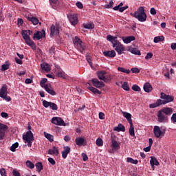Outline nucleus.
<instances>
[{
  "instance_id": "f257e3e1",
  "label": "nucleus",
  "mask_w": 176,
  "mask_h": 176,
  "mask_svg": "<svg viewBox=\"0 0 176 176\" xmlns=\"http://www.w3.org/2000/svg\"><path fill=\"white\" fill-rule=\"evenodd\" d=\"M173 113L171 107H163L157 113V122L160 123H168V117Z\"/></svg>"
},
{
  "instance_id": "f03ea898",
  "label": "nucleus",
  "mask_w": 176,
  "mask_h": 176,
  "mask_svg": "<svg viewBox=\"0 0 176 176\" xmlns=\"http://www.w3.org/2000/svg\"><path fill=\"white\" fill-rule=\"evenodd\" d=\"M73 43L74 47L77 49L80 53L84 54L86 51V44L85 42L82 41L78 36H75L73 39Z\"/></svg>"
},
{
  "instance_id": "7ed1b4c3",
  "label": "nucleus",
  "mask_w": 176,
  "mask_h": 176,
  "mask_svg": "<svg viewBox=\"0 0 176 176\" xmlns=\"http://www.w3.org/2000/svg\"><path fill=\"white\" fill-rule=\"evenodd\" d=\"M131 15L140 22H145L146 21L147 16L145 14V9L144 7H140L137 11L133 14H131Z\"/></svg>"
},
{
  "instance_id": "20e7f679",
  "label": "nucleus",
  "mask_w": 176,
  "mask_h": 176,
  "mask_svg": "<svg viewBox=\"0 0 176 176\" xmlns=\"http://www.w3.org/2000/svg\"><path fill=\"white\" fill-rule=\"evenodd\" d=\"M23 139L28 143L29 148H31L32 146V141L34 140L32 131H28L25 135H23Z\"/></svg>"
},
{
  "instance_id": "39448f33",
  "label": "nucleus",
  "mask_w": 176,
  "mask_h": 176,
  "mask_svg": "<svg viewBox=\"0 0 176 176\" xmlns=\"http://www.w3.org/2000/svg\"><path fill=\"white\" fill-rule=\"evenodd\" d=\"M113 47L116 51L118 55L122 54L123 52L125 51V47L123 45L121 44V43L118 40H116V41H113Z\"/></svg>"
},
{
  "instance_id": "423d86ee",
  "label": "nucleus",
  "mask_w": 176,
  "mask_h": 176,
  "mask_svg": "<svg viewBox=\"0 0 176 176\" xmlns=\"http://www.w3.org/2000/svg\"><path fill=\"white\" fill-rule=\"evenodd\" d=\"M161 99V104H168V103H170V102H172L174 100V98L169 96V95H166L165 94V93L164 92H161V97H160Z\"/></svg>"
},
{
  "instance_id": "0eeeda50",
  "label": "nucleus",
  "mask_w": 176,
  "mask_h": 176,
  "mask_svg": "<svg viewBox=\"0 0 176 176\" xmlns=\"http://www.w3.org/2000/svg\"><path fill=\"white\" fill-rule=\"evenodd\" d=\"M111 147L112 148V151H109L110 153H113L114 151H118L120 148V142H118L117 140H116L113 136L111 137Z\"/></svg>"
},
{
  "instance_id": "6e6552de",
  "label": "nucleus",
  "mask_w": 176,
  "mask_h": 176,
  "mask_svg": "<svg viewBox=\"0 0 176 176\" xmlns=\"http://www.w3.org/2000/svg\"><path fill=\"white\" fill-rule=\"evenodd\" d=\"M153 133L156 138H162L164 137L165 131H162L160 126L156 125V126H154Z\"/></svg>"
},
{
  "instance_id": "1a4fd4ad",
  "label": "nucleus",
  "mask_w": 176,
  "mask_h": 176,
  "mask_svg": "<svg viewBox=\"0 0 176 176\" xmlns=\"http://www.w3.org/2000/svg\"><path fill=\"white\" fill-rule=\"evenodd\" d=\"M106 74L107 72H105V70H100L97 72L98 78L100 80H103L104 82H109L111 81V78L109 77H106Z\"/></svg>"
},
{
  "instance_id": "9d476101",
  "label": "nucleus",
  "mask_w": 176,
  "mask_h": 176,
  "mask_svg": "<svg viewBox=\"0 0 176 176\" xmlns=\"http://www.w3.org/2000/svg\"><path fill=\"white\" fill-rule=\"evenodd\" d=\"M51 122L56 124L57 126H66V124L62 118L54 117L51 120Z\"/></svg>"
},
{
  "instance_id": "9b49d317",
  "label": "nucleus",
  "mask_w": 176,
  "mask_h": 176,
  "mask_svg": "<svg viewBox=\"0 0 176 176\" xmlns=\"http://www.w3.org/2000/svg\"><path fill=\"white\" fill-rule=\"evenodd\" d=\"M46 33L44 30H42L41 31H36L34 34L33 39L34 40H40L42 39L43 37H45Z\"/></svg>"
},
{
  "instance_id": "f8f14e48",
  "label": "nucleus",
  "mask_w": 176,
  "mask_h": 176,
  "mask_svg": "<svg viewBox=\"0 0 176 176\" xmlns=\"http://www.w3.org/2000/svg\"><path fill=\"white\" fill-rule=\"evenodd\" d=\"M8 129V125L0 123V140H2L5 138L6 131Z\"/></svg>"
},
{
  "instance_id": "ddd939ff",
  "label": "nucleus",
  "mask_w": 176,
  "mask_h": 176,
  "mask_svg": "<svg viewBox=\"0 0 176 176\" xmlns=\"http://www.w3.org/2000/svg\"><path fill=\"white\" fill-rule=\"evenodd\" d=\"M60 33V25H52L50 28V35L54 36V35H58Z\"/></svg>"
},
{
  "instance_id": "4468645a",
  "label": "nucleus",
  "mask_w": 176,
  "mask_h": 176,
  "mask_svg": "<svg viewBox=\"0 0 176 176\" xmlns=\"http://www.w3.org/2000/svg\"><path fill=\"white\" fill-rule=\"evenodd\" d=\"M91 82L93 83V86L96 87V88H102L104 87L105 85L102 81H100L97 78H94L91 80Z\"/></svg>"
},
{
  "instance_id": "2eb2a0df",
  "label": "nucleus",
  "mask_w": 176,
  "mask_h": 176,
  "mask_svg": "<svg viewBox=\"0 0 176 176\" xmlns=\"http://www.w3.org/2000/svg\"><path fill=\"white\" fill-rule=\"evenodd\" d=\"M76 144L78 146H82V145L85 146L87 144V142L85 139L82 137H78L75 140Z\"/></svg>"
},
{
  "instance_id": "dca6fc26",
  "label": "nucleus",
  "mask_w": 176,
  "mask_h": 176,
  "mask_svg": "<svg viewBox=\"0 0 176 176\" xmlns=\"http://www.w3.org/2000/svg\"><path fill=\"white\" fill-rule=\"evenodd\" d=\"M6 95H8V85L5 84L0 89V98H3Z\"/></svg>"
},
{
  "instance_id": "f3484780",
  "label": "nucleus",
  "mask_w": 176,
  "mask_h": 176,
  "mask_svg": "<svg viewBox=\"0 0 176 176\" xmlns=\"http://www.w3.org/2000/svg\"><path fill=\"white\" fill-rule=\"evenodd\" d=\"M69 21L72 24V25H76L78 23L77 14H70L69 16Z\"/></svg>"
},
{
  "instance_id": "a211bd4d",
  "label": "nucleus",
  "mask_w": 176,
  "mask_h": 176,
  "mask_svg": "<svg viewBox=\"0 0 176 176\" xmlns=\"http://www.w3.org/2000/svg\"><path fill=\"white\" fill-rule=\"evenodd\" d=\"M135 40V36H123L122 37V41L126 44H129Z\"/></svg>"
},
{
  "instance_id": "6ab92c4d",
  "label": "nucleus",
  "mask_w": 176,
  "mask_h": 176,
  "mask_svg": "<svg viewBox=\"0 0 176 176\" xmlns=\"http://www.w3.org/2000/svg\"><path fill=\"white\" fill-rule=\"evenodd\" d=\"M71 148L68 146L63 147V151L62 152V157L63 159H67V156L70 153Z\"/></svg>"
},
{
  "instance_id": "aec40b11",
  "label": "nucleus",
  "mask_w": 176,
  "mask_h": 176,
  "mask_svg": "<svg viewBox=\"0 0 176 176\" xmlns=\"http://www.w3.org/2000/svg\"><path fill=\"white\" fill-rule=\"evenodd\" d=\"M103 55L106 57H109L110 58H113L116 56V53L115 52L114 50L104 51V52H103Z\"/></svg>"
},
{
  "instance_id": "412c9836",
  "label": "nucleus",
  "mask_w": 176,
  "mask_h": 176,
  "mask_svg": "<svg viewBox=\"0 0 176 176\" xmlns=\"http://www.w3.org/2000/svg\"><path fill=\"white\" fill-rule=\"evenodd\" d=\"M44 89L46 91L47 93L50 94L52 96L56 95V92L52 89L51 86H49L48 85H46L44 87Z\"/></svg>"
},
{
  "instance_id": "4be33fe9",
  "label": "nucleus",
  "mask_w": 176,
  "mask_h": 176,
  "mask_svg": "<svg viewBox=\"0 0 176 176\" xmlns=\"http://www.w3.org/2000/svg\"><path fill=\"white\" fill-rule=\"evenodd\" d=\"M144 90L146 93H150L153 90V87L148 82H146L143 87Z\"/></svg>"
},
{
  "instance_id": "5701e85b",
  "label": "nucleus",
  "mask_w": 176,
  "mask_h": 176,
  "mask_svg": "<svg viewBox=\"0 0 176 176\" xmlns=\"http://www.w3.org/2000/svg\"><path fill=\"white\" fill-rule=\"evenodd\" d=\"M114 131H117V132H125V126L122 124H118L117 126H115L113 129Z\"/></svg>"
},
{
  "instance_id": "b1692460",
  "label": "nucleus",
  "mask_w": 176,
  "mask_h": 176,
  "mask_svg": "<svg viewBox=\"0 0 176 176\" xmlns=\"http://www.w3.org/2000/svg\"><path fill=\"white\" fill-rule=\"evenodd\" d=\"M41 68L43 71H45V72H49L51 70L49 64L46 63L41 64Z\"/></svg>"
},
{
  "instance_id": "393cba45",
  "label": "nucleus",
  "mask_w": 176,
  "mask_h": 176,
  "mask_svg": "<svg viewBox=\"0 0 176 176\" xmlns=\"http://www.w3.org/2000/svg\"><path fill=\"white\" fill-rule=\"evenodd\" d=\"M150 164L151 165V167L153 168L155 167V166H159V161L155 157H151Z\"/></svg>"
},
{
  "instance_id": "a878e982",
  "label": "nucleus",
  "mask_w": 176,
  "mask_h": 176,
  "mask_svg": "<svg viewBox=\"0 0 176 176\" xmlns=\"http://www.w3.org/2000/svg\"><path fill=\"white\" fill-rule=\"evenodd\" d=\"M129 132L131 137H135V126L133 122L130 123V129H129Z\"/></svg>"
},
{
  "instance_id": "bb28decb",
  "label": "nucleus",
  "mask_w": 176,
  "mask_h": 176,
  "mask_svg": "<svg viewBox=\"0 0 176 176\" xmlns=\"http://www.w3.org/2000/svg\"><path fill=\"white\" fill-rule=\"evenodd\" d=\"M47 153L50 155H58L59 151H58L57 147L54 146L52 148L50 149L47 151Z\"/></svg>"
},
{
  "instance_id": "cd10ccee",
  "label": "nucleus",
  "mask_w": 176,
  "mask_h": 176,
  "mask_svg": "<svg viewBox=\"0 0 176 176\" xmlns=\"http://www.w3.org/2000/svg\"><path fill=\"white\" fill-rule=\"evenodd\" d=\"M129 51L131 52V53H132L133 54H135V55H141V52L140 50H137V48L135 47H129Z\"/></svg>"
},
{
  "instance_id": "c85d7f7f",
  "label": "nucleus",
  "mask_w": 176,
  "mask_h": 176,
  "mask_svg": "<svg viewBox=\"0 0 176 176\" xmlns=\"http://www.w3.org/2000/svg\"><path fill=\"white\" fill-rule=\"evenodd\" d=\"M50 3L53 9H56L59 5V0H50Z\"/></svg>"
},
{
  "instance_id": "c756f323",
  "label": "nucleus",
  "mask_w": 176,
  "mask_h": 176,
  "mask_svg": "<svg viewBox=\"0 0 176 176\" xmlns=\"http://www.w3.org/2000/svg\"><path fill=\"white\" fill-rule=\"evenodd\" d=\"M123 116L126 118V120L129 124L133 123L131 113L127 112H123Z\"/></svg>"
},
{
  "instance_id": "7c9ffc66",
  "label": "nucleus",
  "mask_w": 176,
  "mask_h": 176,
  "mask_svg": "<svg viewBox=\"0 0 176 176\" xmlns=\"http://www.w3.org/2000/svg\"><path fill=\"white\" fill-rule=\"evenodd\" d=\"M88 89L93 92L94 94L101 95L102 94L101 91L96 89L94 87H88Z\"/></svg>"
},
{
  "instance_id": "2f4dec72",
  "label": "nucleus",
  "mask_w": 176,
  "mask_h": 176,
  "mask_svg": "<svg viewBox=\"0 0 176 176\" xmlns=\"http://www.w3.org/2000/svg\"><path fill=\"white\" fill-rule=\"evenodd\" d=\"M162 100H157L155 103H152V104H150L149 105V107L150 108H155V107H157L160 105H162Z\"/></svg>"
},
{
  "instance_id": "473e14b6",
  "label": "nucleus",
  "mask_w": 176,
  "mask_h": 176,
  "mask_svg": "<svg viewBox=\"0 0 176 176\" xmlns=\"http://www.w3.org/2000/svg\"><path fill=\"white\" fill-rule=\"evenodd\" d=\"M164 41V36H155L153 42L155 43H158L159 42H163Z\"/></svg>"
},
{
  "instance_id": "72a5a7b5",
  "label": "nucleus",
  "mask_w": 176,
  "mask_h": 176,
  "mask_svg": "<svg viewBox=\"0 0 176 176\" xmlns=\"http://www.w3.org/2000/svg\"><path fill=\"white\" fill-rule=\"evenodd\" d=\"M35 166H36V170H38V173H40L41 171H42L43 170V166L42 164V162H37L35 164Z\"/></svg>"
},
{
  "instance_id": "f704fd0d",
  "label": "nucleus",
  "mask_w": 176,
  "mask_h": 176,
  "mask_svg": "<svg viewBox=\"0 0 176 176\" xmlns=\"http://www.w3.org/2000/svg\"><path fill=\"white\" fill-rule=\"evenodd\" d=\"M107 38L109 42L113 44V45H114V42H116V41L117 40L116 36H113L111 35H107Z\"/></svg>"
},
{
  "instance_id": "c9c22d12",
  "label": "nucleus",
  "mask_w": 176,
  "mask_h": 176,
  "mask_svg": "<svg viewBox=\"0 0 176 176\" xmlns=\"http://www.w3.org/2000/svg\"><path fill=\"white\" fill-rule=\"evenodd\" d=\"M28 21H31L34 25L39 23V20L36 17H28Z\"/></svg>"
},
{
  "instance_id": "e433bc0d",
  "label": "nucleus",
  "mask_w": 176,
  "mask_h": 176,
  "mask_svg": "<svg viewBox=\"0 0 176 176\" xmlns=\"http://www.w3.org/2000/svg\"><path fill=\"white\" fill-rule=\"evenodd\" d=\"M126 162H130L132 164H135V165H137L138 164V160H134L131 157H127Z\"/></svg>"
},
{
  "instance_id": "4c0bfd02",
  "label": "nucleus",
  "mask_w": 176,
  "mask_h": 176,
  "mask_svg": "<svg viewBox=\"0 0 176 176\" xmlns=\"http://www.w3.org/2000/svg\"><path fill=\"white\" fill-rule=\"evenodd\" d=\"M17 148H19V142H15L10 146V150L14 152Z\"/></svg>"
},
{
  "instance_id": "58836bf2",
  "label": "nucleus",
  "mask_w": 176,
  "mask_h": 176,
  "mask_svg": "<svg viewBox=\"0 0 176 176\" xmlns=\"http://www.w3.org/2000/svg\"><path fill=\"white\" fill-rule=\"evenodd\" d=\"M25 164L27 166L28 168H30L31 170H32V168H34L35 167V165L34 164V163H32L31 161L28 160L25 162Z\"/></svg>"
},
{
  "instance_id": "ea45409f",
  "label": "nucleus",
  "mask_w": 176,
  "mask_h": 176,
  "mask_svg": "<svg viewBox=\"0 0 176 176\" xmlns=\"http://www.w3.org/2000/svg\"><path fill=\"white\" fill-rule=\"evenodd\" d=\"M83 27L85 29H94L95 28V25L93 23H86L83 24Z\"/></svg>"
},
{
  "instance_id": "a19ab883",
  "label": "nucleus",
  "mask_w": 176,
  "mask_h": 176,
  "mask_svg": "<svg viewBox=\"0 0 176 176\" xmlns=\"http://www.w3.org/2000/svg\"><path fill=\"white\" fill-rule=\"evenodd\" d=\"M21 34L25 40L28 39L30 37L27 30H22Z\"/></svg>"
},
{
  "instance_id": "79ce46f5",
  "label": "nucleus",
  "mask_w": 176,
  "mask_h": 176,
  "mask_svg": "<svg viewBox=\"0 0 176 176\" xmlns=\"http://www.w3.org/2000/svg\"><path fill=\"white\" fill-rule=\"evenodd\" d=\"M50 107L51 108V109H52L54 111H57L58 110L57 104H56L54 102H50Z\"/></svg>"
},
{
  "instance_id": "37998d69",
  "label": "nucleus",
  "mask_w": 176,
  "mask_h": 176,
  "mask_svg": "<svg viewBox=\"0 0 176 176\" xmlns=\"http://www.w3.org/2000/svg\"><path fill=\"white\" fill-rule=\"evenodd\" d=\"M46 82H47V78H42L41 80L40 81V86L42 88L45 89V87L46 85H45Z\"/></svg>"
},
{
  "instance_id": "c03bdc74",
  "label": "nucleus",
  "mask_w": 176,
  "mask_h": 176,
  "mask_svg": "<svg viewBox=\"0 0 176 176\" xmlns=\"http://www.w3.org/2000/svg\"><path fill=\"white\" fill-rule=\"evenodd\" d=\"M57 76L58 78H63V79H66L67 78V75L65 74V73L62 72H58Z\"/></svg>"
},
{
  "instance_id": "a18cd8bd",
  "label": "nucleus",
  "mask_w": 176,
  "mask_h": 176,
  "mask_svg": "<svg viewBox=\"0 0 176 176\" xmlns=\"http://www.w3.org/2000/svg\"><path fill=\"white\" fill-rule=\"evenodd\" d=\"M118 71L123 73L130 74V69H126L124 67H118Z\"/></svg>"
},
{
  "instance_id": "49530a36",
  "label": "nucleus",
  "mask_w": 176,
  "mask_h": 176,
  "mask_svg": "<svg viewBox=\"0 0 176 176\" xmlns=\"http://www.w3.org/2000/svg\"><path fill=\"white\" fill-rule=\"evenodd\" d=\"M122 88L125 91H130V87L127 82H124L122 85Z\"/></svg>"
},
{
  "instance_id": "de8ad7c7",
  "label": "nucleus",
  "mask_w": 176,
  "mask_h": 176,
  "mask_svg": "<svg viewBox=\"0 0 176 176\" xmlns=\"http://www.w3.org/2000/svg\"><path fill=\"white\" fill-rule=\"evenodd\" d=\"M132 89L133 91H135V92H140V91H141L140 86H138V85H133L132 86Z\"/></svg>"
},
{
  "instance_id": "09e8293b",
  "label": "nucleus",
  "mask_w": 176,
  "mask_h": 176,
  "mask_svg": "<svg viewBox=\"0 0 176 176\" xmlns=\"http://www.w3.org/2000/svg\"><path fill=\"white\" fill-rule=\"evenodd\" d=\"M114 2L113 1H110L109 4H105L104 8L107 9H111L113 7Z\"/></svg>"
},
{
  "instance_id": "8fccbe9b",
  "label": "nucleus",
  "mask_w": 176,
  "mask_h": 176,
  "mask_svg": "<svg viewBox=\"0 0 176 176\" xmlns=\"http://www.w3.org/2000/svg\"><path fill=\"white\" fill-rule=\"evenodd\" d=\"M44 134H45V137L47 140H49L50 141V142H52V141L54 140H53L54 137H53V135H52L51 134L46 133H45Z\"/></svg>"
},
{
  "instance_id": "3c124183",
  "label": "nucleus",
  "mask_w": 176,
  "mask_h": 176,
  "mask_svg": "<svg viewBox=\"0 0 176 176\" xmlns=\"http://www.w3.org/2000/svg\"><path fill=\"white\" fill-rule=\"evenodd\" d=\"M25 41V43L30 46H32V45H34V42L30 39V36L28 37V38H26Z\"/></svg>"
},
{
  "instance_id": "603ef678",
  "label": "nucleus",
  "mask_w": 176,
  "mask_h": 176,
  "mask_svg": "<svg viewBox=\"0 0 176 176\" xmlns=\"http://www.w3.org/2000/svg\"><path fill=\"white\" fill-rule=\"evenodd\" d=\"M96 144L98 146H101L103 145V140L100 139V138H98L96 142Z\"/></svg>"
},
{
  "instance_id": "864d4df0",
  "label": "nucleus",
  "mask_w": 176,
  "mask_h": 176,
  "mask_svg": "<svg viewBox=\"0 0 176 176\" xmlns=\"http://www.w3.org/2000/svg\"><path fill=\"white\" fill-rule=\"evenodd\" d=\"M153 56V54L152 52H148V53L146 54L145 59L146 60H148L152 58Z\"/></svg>"
},
{
  "instance_id": "5fc2aeb1",
  "label": "nucleus",
  "mask_w": 176,
  "mask_h": 176,
  "mask_svg": "<svg viewBox=\"0 0 176 176\" xmlns=\"http://www.w3.org/2000/svg\"><path fill=\"white\" fill-rule=\"evenodd\" d=\"M50 103H51V102H48L47 100H43V105L45 108H47L48 107H50Z\"/></svg>"
},
{
  "instance_id": "6e6d98bb",
  "label": "nucleus",
  "mask_w": 176,
  "mask_h": 176,
  "mask_svg": "<svg viewBox=\"0 0 176 176\" xmlns=\"http://www.w3.org/2000/svg\"><path fill=\"white\" fill-rule=\"evenodd\" d=\"M0 175L1 176H7L6 170L4 168L0 169Z\"/></svg>"
},
{
  "instance_id": "4d7b16f0",
  "label": "nucleus",
  "mask_w": 176,
  "mask_h": 176,
  "mask_svg": "<svg viewBox=\"0 0 176 176\" xmlns=\"http://www.w3.org/2000/svg\"><path fill=\"white\" fill-rule=\"evenodd\" d=\"M12 175L13 176H21L19 170H17L16 169H14L12 170Z\"/></svg>"
},
{
  "instance_id": "13d9d810",
  "label": "nucleus",
  "mask_w": 176,
  "mask_h": 176,
  "mask_svg": "<svg viewBox=\"0 0 176 176\" xmlns=\"http://www.w3.org/2000/svg\"><path fill=\"white\" fill-rule=\"evenodd\" d=\"M170 121L173 123H176V113H173L170 118Z\"/></svg>"
},
{
  "instance_id": "bf43d9fd",
  "label": "nucleus",
  "mask_w": 176,
  "mask_h": 176,
  "mask_svg": "<svg viewBox=\"0 0 176 176\" xmlns=\"http://www.w3.org/2000/svg\"><path fill=\"white\" fill-rule=\"evenodd\" d=\"M76 6L78 8V9H83V6H82V3L80 1H78L76 3Z\"/></svg>"
},
{
  "instance_id": "052dcab7",
  "label": "nucleus",
  "mask_w": 176,
  "mask_h": 176,
  "mask_svg": "<svg viewBox=\"0 0 176 176\" xmlns=\"http://www.w3.org/2000/svg\"><path fill=\"white\" fill-rule=\"evenodd\" d=\"M48 161L50 162V163L52 165V166H54L56 165V161L54 160V159L52 158V157H50L48 158Z\"/></svg>"
},
{
  "instance_id": "680f3d73",
  "label": "nucleus",
  "mask_w": 176,
  "mask_h": 176,
  "mask_svg": "<svg viewBox=\"0 0 176 176\" xmlns=\"http://www.w3.org/2000/svg\"><path fill=\"white\" fill-rule=\"evenodd\" d=\"M1 68L3 71H6L8 70L9 66L8 64H3L2 65Z\"/></svg>"
},
{
  "instance_id": "e2e57ef3",
  "label": "nucleus",
  "mask_w": 176,
  "mask_h": 176,
  "mask_svg": "<svg viewBox=\"0 0 176 176\" xmlns=\"http://www.w3.org/2000/svg\"><path fill=\"white\" fill-rule=\"evenodd\" d=\"M98 117L100 119L104 120L105 118V114L102 112L98 113Z\"/></svg>"
},
{
  "instance_id": "0e129e2a",
  "label": "nucleus",
  "mask_w": 176,
  "mask_h": 176,
  "mask_svg": "<svg viewBox=\"0 0 176 176\" xmlns=\"http://www.w3.org/2000/svg\"><path fill=\"white\" fill-rule=\"evenodd\" d=\"M132 73L138 74L140 73V69L135 67L131 69Z\"/></svg>"
},
{
  "instance_id": "69168bd1",
  "label": "nucleus",
  "mask_w": 176,
  "mask_h": 176,
  "mask_svg": "<svg viewBox=\"0 0 176 176\" xmlns=\"http://www.w3.org/2000/svg\"><path fill=\"white\" fill-rule=\"evenodd\" d=\"M128 8H129V6H127L121 7L119 8V12H123L124 10H127Z\"/></svg>"
},
{
  "instance_id": "338daca9",
  "label": "nucleus",
  "mask_w": 176,
  "mask_h": 176,
  "mask_svg": "<svg viewBox=\"0 0 176 176\" xmlns=\"http://www.w3.org/2000/svg\"><path fill=\"white\" fill-rule=\"evenodd\" d=\"M23 20L22 19L19 18L17 20V24L19 26L23 25Z\"/></svg>"
},
{
  "instance_id": "774afa93",
  "label": "nucleus",
  "mask_w": 176,
  "mask_h": 176,
  "mask_svg": "<svg viewBox=\"0 0 176 176\" xmlns=\"http://www.w3.org/2000/svg\"><path fill=\"white\" fill-rule=\"evenodd\" d=\"M3 99H4L7 102H9L12 100L10 96H8V95L3 97Z\"/></svg>"
}]
</instances>
